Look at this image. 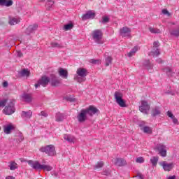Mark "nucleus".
I'll return each instance as SVG.
<instances>
[{"label": "nucleus", "mask_w": 179, "mask_h": 179, "mask_svg": "<svg viewBox=\"0 0 179 179\" xmlns=\"http://www.w3.org/2000/svg\"><path fill=\"white\" fill-rule=\"evenodd\" d=\"M28 164L34 169V170H43L44 171H51L52 166L50 165L41 164L38 161L29 160L27 161Z\"/></svg>", "instance_id": "nucleus-1"}, {"label": "nucleus", "mask_w": 179, "mask_h": 179, "mask_svg": "<svg viewBox=\"0 0 179 179\" xmlns=\"http://www.w3.org/2000/svg\"><path fill=\"white\" fill-rule=\"evenodd\" d=\"M77 76L74 78L75 80H77L78 83L86 81V77L88 75L87 70L85 68H78L76 71Z\"/></svg>", "instance_id": "nucleus-2"}, {"label": "nucleus", "mask_w": 179, "mask_h": 179, "mask_svg": "<svg viewBox=\"0 0 179 179\" xmlns=\"http://www.w3.org/2000/svg\"><path fill=\"white\" fill-rule=\"evenodd\" d=\"M39 150L43 153H45L48 156H55V155H57V152H55V146H54V145H48L41 147Z\"/></svg>", "instance_id": "nucleus-3"}, {"label": "nucleus", "mask_w": 179, "mask_h": 179, "mask_svg": "<svg viewBox=\"0 0 179 179\" xmlns=\"http://www.w3.org/2000/svg\"><path fill=\"white\" fill-rule=\"evenodd\" d=\"M92 38L96 44H103L101 38H103V32L101 29H95L92 32Z\"/></svg>", "instance_id": "nucleus-4"}, {"label": "nucleus", "mask_w": 179, "mask_h": 179, "mask_svg": "<svg viewBox=\"0 0 179 179\" xmlns=\"http://www.w3.org/2000/svg\"><path fill=\"white\" fill-rule=\"evenodd\" d=\"M115 100H116V103H117L120 107H127V103H125V100L122 99V93L120 92H115L114 94Z\"/></svg>", "instance_id": "nucleus-5"}, {"label": "nucleus", "mask_w": 179, "mask_h": 179, "mask_svg": "<svg viewBox=\"0 0 179 179\" xmlns=\"http://www.w3.org/2000/svg\"><path fill=\"white\" fill-rule=\"evenodd\" d=\"M6 115H12L15 111V103L13 101H10L8 106L3 109Z\"/></svg>", "instance_id": "nucleus-6"}, {"label": "nucleus", "mask_w": 179, "mask_h": 179, "mask_svg": "<svg viewBox=\"0 0 179 179\" xmlns=\"http://www.w3.org/2000/svg\"><path fill=\"white\" fill-rule=\"evenodd\" d=\"M53 87H58L61 85V79H59L55 74H51L50 78V83Z\"/></svg>", "instance_id": "nucleus-7"}, {"label": "nucleus", "mask_w": 179, "mask_h": 179, "mask_svg": "<svg viewBox=\"0 0 179 179\" xmlns=\"http://www.w3.org/2000/svg\"><path fill=\"white\" fill-rule=\"evenodd\" d=\"M77 120L80 124H83V122H86L87 120V113L85 109H82L80 112L77 115Z\"/></svg>", "instance_id": "nucleus-8"}, {"label": "nucleus", "mask_w": 179, "mask_h": 179, "mask_svg": "<svg viewBox=\"0 0 179 179\" xmlns=\"http://www.w3.org/2000/svg\"><path fill=\"white\" fill-rule=\"evenodd\" d=\"M84 110H85V113H87V115H90V117H93V115H94L95 114L100 113V110L97 108L92 105Z\"/></svg>", "instance_id": "nucleus-9"}, {"label": "nucleus", "mask_w": 179, "mask_h": 179, "mask_svg": "<svg viewBox=\"0 0 179 179\" xmlns=\"http://www.w3.org/2000/svg\"><path fill=\"white\" fill-rule=\"evenodd\" d=\"M139 110L141 113L143 114H148L149 110H150V106L148 103L146 101H141V105L139 106Z\"/></svg>", "instance_id": "nucleus-10"}, {"label": "nucleus", "mask_w": 179, "mask_h": 179, "mask_svg": "<svg viewBox=\"0 0 179 179\" xmlns=\"http://www.w3.org/2000/svg\"><path fill=\"white\" fill-rule=\"evenodd\" d=\"M120 34L122 37H128L131 38V28L128 27H124L120 29Z\"/></svg>", "instance_id": "nucleus-11"}, {"label": "nucleus", "mask_w": 179, "mask_h": 179, "mask_svg": "<svg viewBox=\"0 0 179 179\" xmlns=\"http://www.w3.org/2000/svg\"><path fill=\"white\" fill-rule=\"evenodd\" d=\"M156 149L162 157H166V156H167V150L166 149V146L159 144L156 147Z\"/></svg>", "instance_id": "nucleus-12"}, {"label": "nucleus", "mask_w": 179, "mask_h": 179, "mask_svg": "<svg viewBox=\"0 0 179 179\" xmlns=\"http://www.w3.org/2000/svg\"><path fill=\"white\" fill-rule=\"evenodd\" d=\"M96 17V13L88 10L87 13L82 15V20H87L89 19H94Z\"/></svg>", "instance_id": "nucleus-13"}, {"label": "nucleus", "mask_w": 179, "mask_h": 179, "mask_svg": "<svg viewBox=\"0 0 179 179\" xmlns=\"http://www.w3.org/2000/svg\"><path fill=\"white\" fill-rule=\"evenodd\" d=\"M38 25L37 24H34L32 25H29L25 30V34L27 36H30L31 33H34L36 30H37Z\"/></svg>", "instance_id": "nucleus-14"}, {"label": "nucleus", "mask_w": 179, "mask_h": 179, "mask_svg": "<svg viewBox=\"0 0 179 179\" xmlns=\"http://www.w3.org/2000/svg\"><path fill=\"white\" fill-rule=\"evenodd\" d=\"M38 81L41 86L46 87L48 86V83H50V78L47 76H43L41 78V79L38 80Z\"/></svg>", "instance_id": "nucleus-15"}, {"label": "nucleus", "mask_w": 179, "mask_h": 179, "mask_svg": "<svg viewBox=\"0 0 179 179\" xmlns=\"http://www.w3.org/2000/svg\"><path fill=\"white\" fill-rule=\"evenodd\" d=\"M161 166H162V167L165 171H171V170H173V169H174L173 163L167 164V163H166V162H163L162 163Z\"/></svg>", "instance_id": "nucleus-16"}, {"label": "nucleus", "mask_w": 179, "mask_h": 179, "mask_svg": "<svg viewBox=\"0 0 179 179\" xmlns=\"http://www.w3.org/2000/svg\"><path fill=\"white\" fill-rule=\"evenodd\" d=\"M115 166H118L119 167H124V166H127V161L123 158H116L115 159Z\"/></svg>", "instance_id": "nucleus-17"}, {"label": "nucleus", "mask_w": 179, "mask_h": 179, "mask_svg": "<svg viewBox=\"0 0 179 179\" xmlns=\"http://www.w3.org/2000/svg\"><path fill=\"white\" fill-rule=\"evenodd\" d=\"M3 132L6 135L10 134L12 133V131H13V129H15V127H13V125L10 124L4 125L3 127Z\"/></svg>", "instance_id": "nucleus-18"}, {"label": "nucleus", "mask_w": 179, "mask_h": 179, "mask_svg": "<svg viewBox=\"0 0 179 179\" xmlns=\"http://www.w3.org/2000/svg\"><path fill=\"white\" fill-rule=\"evenodd\" d=\"M139 127H140L141 131H143V132H144V134H148L149 135H150L153 132L150 127H149L148 126H143V123L139 124Z\"/></svg>", "instance_id": "nucleus-19"}, {"label": "nucleus", "mask_w": 179, "mask_h": 179, "mask_svg": "<svg viewBox=\"0 0 179 179\" xmlns=\"http://www.w3.org/2000/svg\"><path fill=\"white\" fill-rule=\"evenodd\" d=\"M13 5V1L12 0H0V6H12Z\"/></svg>", "instance_id": "nucleus-20"}, {"label": "nucleus", "mask_w": 179, "mask_h": 179, "mask_svg": "<svg viewBox=\"0 0 179 179\" xmlns=\"http://www.w3.org/2000/svg\"><path fill=\"white\" fill-rule=\"evenodd\" d=\"M33 115V112L31 110L24 111L22 110L21 113V117L22 118H28L29 120L31 118Z\"/></svg>", "instance_id": "nucleus-21"}, {"label": "nucleus", "mask_w": 179, "mask_h": 179, "mask_svg": "<svg viewBox=\"0 0 179 179\" xmlns=\"http://www.w3.org/2000/svg\"><path fill=\"white\" fill-rule=\"evenodd\" d=\"M59 75L63 79H68V71L64 69L63 68H60L59 69Z\"/></svg>", "instance_id": "nucleus-22"}, {"label": "nucleus", "mask_w": 179, "mask_h": 179, "mask_svg": "<svg viewBox=\"0 0 179 179\" xmlns=\"http://www.w3.org/2000/svg\"><path fill=\"white\" fill-rule=\"evenodd\" d=\"M143 65L145 68V69H147V71H150V69H153V65L152 64V63H150V59L145 60L143 62Z\"/></svg>", "instance_id": "nucleus-23"}, {"label": "nucleus", "mask_w": 179, "mask_h": 179, "mask_svg": "<svg viewBox=\"0 0 179 179\" xmlns=\"http://www.w3.org/2000/svg\"><path fill=\"white\" fill-rule=\"evenodd\" d=\"M160 114H162V112L160 111V108H159V106L152 108L151 111L152 117H157V115H160Z\"/></svg>", "instance_id": "nucleus-24"}, {"label": "nucleus", "mask_w": 179, "mask_h": 179, "mask_svg": "<svg viewBox=\"0 0 179 179\" xmlns=\"http://www.w3.org/2000/svg\"><path fill=\"white\" fill-rule=\"evenodd\" d=\"M22 98L26 101V103H31L33 98L31 97V95L30 94H23L22 95Z\"/></svg>", "instance_id": "nucleus-25"}, {"label": "nucleus", "mask_w": 179, "mask_h": 179, "mask_svg": "<svg viewBox=\"0 0 179 179\" xmlns=\"http://www.w3.org/2000/svg\"><path fill=\"white\" fill-rule=\"evenodd\" d=\"M8 23L10 26H15V24L20 23V18L12 17L8 21Z\"/></svg>", "instance_id": "nucleus-26"}, {"label": "nucleus", "mask_w": 179, "mask_h": 179, "mask_svg": "<svg viewBox=\"0 0 179 179\" xmlns=\"http://www.w3.org/2000/svg\"><path fill=\"white\" fill-rule=\"evenodd\" d=\"M164 71L169 77L174 76V75L176 74V72L173 71V70H171V69L169 67L166 68L164 69Z\"/></svg>", "instance_id": "nucleus-27"}, {"label": "nucleus", "mask_w": 179, "mask_h": 179, "mask_svg": "<svg viewBox=\"0 0 179 179\" xmlns=\"http://www.w3.org/2000/svg\"><path fill=\"white\" fill-rule=\"evenodd\" d=\"M15 136L17 137L15 140L18 143H20V142H22L23 139H24V138L23 137V134H22L21 132L17 133Z\"/></svg>", "instance_id": "nucleus-28"}, {"label": "nucleus", "mask_w": 179, "mask_h": 179, "mask_svg": "<svg viewBox=\"0 0 179 179\" xmlns=\"http://www.w3.org/2000/svg\"><path fill=\"white\" fill-rule=\"evenodd\" d=\"M55 118H56V121L57 122H61V121H64V115L62 113H57L56 114Z\"/></svg>", "instance_id": "nucleus-29"}, {"label": "nucleus", "mask_w": 179, "mask_h": 179, "mask_svg": "<svg viewBox=\"0 0 179 179\" xmlns=\"http://www.w3.org/2000/svg\"><path fill=\"white\" fill-rule=\"evenodd\" d=\"M20 74L22 77H29L30 76V71L28 69H24L20 71Z\"/></svg>", "instance_id": "nucleus-30"}, {"label": "nucleus", "mask_w": 179, "mask_h": 179, "mask_svg": "<svg viewBox=\"0 0 179 179\" xmlns=\"http://www.w3.org/2000/svg\"><path fill=\"white\" fill-rule=\"evenodd\" d=\"M50 45L52 48H64L62 43H58L57 42H51Z\"/></svg>", "instance_id": "nucleus-31"}, {"label": "nucleus", "mask_w": 179, "mask_h": 179, "mask_svg": "<svg viewBox=\"0 0 179 179\" xmlns=\"http://www.w3.org/2000/svg\"><path fill=\"white\" fill-rule=\"evenodd\" d=\"M104 166V162L101 161L97 162L96 165L94 166V170H99V169H101Z\"/></svg>", "instance_id": "nucleus-32"}, {"label": "nucleus", "mask_w": 179, "mask_h": 179, "mask_svg": "<svg viewBox=\"0 0 179 179\" xmlns=\"http://www.w3.org/2000/svg\"><path fill=\"white\" fill-rule=\"evenodd\" d=\"M64 139L65 141H67V142H69V143H73V142H75V138L73 136L70 135L64 136Z\"/></svg>", "instance_id": "nucleus-33"}, {"label": "nucleus", "mask_w": 179, "mask_h": 179, "mask_svg": "<svg viewBox=\"0 0 179 179\" xmlns=\"http://www.w3.org/2000/svg\"><path fill=\"white\" fill-rule=\"evenodd\" d=\"M159 162V157H152L150 159V162L152 166H157V162Z\"/></svg>", "instance_id": "nucleus-34"}, {"label": "nucleus", "mask_w": 179, "mask_h": 179, "mask_svg": "<svg viewBox=\"0 0 179 179\" xmlns=\"http://www.w3.org/2000/svg\"><path fill=\"white\" fill-rule=\"evenodd\" d=\"M54 6V0H48L46 2V8L50 10L51 8Z\"/></svg>", "instance_id": "nucleus-35"}, {"label": "nucleus", "mask_w": 179, "mask_h": 179, "mask_svg": "<svg viewBox=\"0 0 179 179\" xmlns=\"http://www.w3.org/2000/svg\"><path fill=\"white\" fill-rule=\"evenodd\" d=\"M113 62V58L111 56H108L105 59V65L106 66H110V64Z\"/></svg>", "instance_id": "nucleus-36"}, {"label": "nucleus", "mask_w": 179, "mask_h": 179, "mask_svg": "<svg viewBox=\"0 0 179 179\" xmlns=\"http://www.w3.org/2000/svg\"><path fill=\"white\" fill-rule=\"evenodd\" d=\"M149 31H150V33H152V34H160L162 31H160V29H155V28H153V27H150V28H149Z\"/></svg>", "instance_id": "nucleus-37"}, {"label": "nucleus", "mask_w": 179, "mask_h": 179, "mask_svg": "<svg viewBox=\"0 0 179 179\" xmlns=\"http://www.w3.org/2000/svg\"><path fill=\"white\" fill-rule=\"evenodd\" d=\"M72 29H73V23H69L67 24H65L64 27V29L66 31H68V30H71Z\"/></svg>", "instance_id": "nucleus-38"}, {"label": "nucleus", "mask_w": 179, "mask_h": 179, "mask_svg": "<svg viewBox=\"0 0 179 179\" xmlns=\"http://www.w3.org/2000/svg\"><path fill=\"white\" fill-rule=\"evenodd\" d=\"M10 170H16V169H17V164L15 162H11L10 165Z\"/></svg>", "instance_id": "nucleus-39"}, {"label": "nucleus", "mask_w": 179, "mask_h": 179, "mask_svg": "<svg viewBox=\"0 0 179 179\" xmlns=\"http://www.w3.org/2000/svg\"><path fill=\"white\" fill-rule=\"evenodd\" d=\"M100 22L102 24H106V23H108V22H110V17L108 16H103Z\"/></svg>", "instance_id": "nucleus-40"}, {"label": "nucleus", "mask_w": 179, "mask_h": 179, "mask_svg": "<svg viewBox=\"0 0 179 179\" xmlns=\"http://www.w3.org/2000/svg\"><path fill=\"white\" fill-rule=\"evenodd\" d=\"M151 54L154 57H159L160 55V50L157 48L155 51L151 52Z\"/></svg>", "instance_id": "nucleus-41"}, {"label": "nucleus", "mask_w": 179, "mask_h": 179, "mask_svg": "<svg viewBox=\"0 0 179 179\" xmlns=\"http://www.w3.org/2000/svg\"><path fill=\"white\" fill-rule=\"evenodd\" d=\"M171 36H174L175 37H179V29L173 30L171 31Z\"/></svg>", "instance_id": "nucleus-42"}, {"label": "nucleus", "mask_w": 179, "mask_h": 179, "mask_svg": "<svg viewBox=\"0 0 179 179\" xmlns=\"http://www.w3.org/2000/svg\"><path fill=\"white\" fill-rule=\"evenodd\" d=\"M102 174L103 176H110V174H111V170H110V169H103Z\"/></svg>", "instance_id": "nucleus-43"}, {"label": "nucleus", "mask_w": 179, "mask_h": 179, "mask_svg": "<svg viewBox=\"0 0 179 179\" xmlns=\"http://www.w3.org/2000/svg\"><path fill=\"white\" fill-rule=\"evenodd\" d=\"M6 103H8V99L0 101V107H5V106H6Z\"/></svg>", "instance_id": "nucleus-44"}, {"label": "nucleus", "mask_w": 179, "mask_h": 179, "mask_svg": "<svg viewBox=\"0 0 179 179\" xmlns=\"http://www.w3.org/2000/svg\"><path fill=\"white\" fill-rule=\"evenodd\" d=\"M90 62L91 64H93L94 65H96V64H100V60L99 59H91L90 60Z\"/></svg>", "instance_id": "nucleus-45"}, {"label": "nucleus", "mask_w": 179, "mask_h": 179, "mask_svg": "<svg viewBox=\"0 0 179 179\" xmlns=\"http://www.w3.org/2000/svg\"><path fill=\"white\" fill-rule=\"evenodd\" d=\"M136 163H144L145 162V159H143V157H139L136 158Z\"/></svg>", "instance_id": "nucleus-46"}, {"label": "nucleus", "mask_w": 179, "mask_h": 179, "mask_svg": "<svg viewBox=\"0 0 179 179\" xmlns=\"http://www.w3.org/2000/svg\"><path fill=\"white\" fill-rule=\"evenodd\" d=\"M163 15H167L168 16H171V14L167 10V9H163L162 10Z\"/></svg>", "instance_id": "nucleus-47"}, {"label": "nucleus", "mask_w": 179, "mask_h": 179, "mask_svg": "<svg viewBox=\"0 0 179 179\" xmlns=\"http://www.w3.org/2000/svg\"><path fill=\"white\" fill-rule=\"evenodd\" d=\"M159 45H160L159 41H154V43H153L154 48H157L159 47Z\"/></svg>", "instance_id": "nucleus-48"}, {"label": "nucleus", "mask_w": 179, "mask_h": 179, "mask_svg": "<svg viewBox=\"0 0 179 179\" xmlns=\"http://www.w3.org/2000/svg\"><path fill=\"white\" fill-rule=\"evenodd\" d=\"M17 57H18L19 58H22V57H23V53L22 52V51H17Z\"/></svg>", "instance_id": "nucleus-49"}, {"label": "nucleus", "mask_w": 179, "mask_h": 179, "mask_svg": "<svg viewBox=\"0 0 179 179\" xmlns=\"http://www.w3.org/2000/svg\"><path fill=\"white\" fill-rule=\"evenodd\" d=\"M166 114H167V115H168V117H169L170 118H174V115H173V113H171V112H170V111H168L167 113H166Z\"/></svg>", "instance_id": "nucleus-50"}, {"label": "nucleus", "mask_w": 179, "mask_h": 179, "mask_svg": "<svg viewBox=\"0 0 179 179\" xmlns=\"http://www.w3.org/2000/svg\"><path fill=\"white\" fill-rule=\"evenodd\" d=\"M138 51V46H134V48L131 49V52L134 54Z\"/></svg>", "instance_id": "nucleus-51"}, {"label": "nucleus", "mask_w": 179, "mask_h": 179, "mask_svg": "<svg viewBox=\"0 0 179 179\" xmlns=\"http://www.w3.org/2000/svg\"><path fill=\"white\" fill-rule=\"evenodd\" d=\"M41 115H42V117H48V115L44 111L41 112Z\"/></svg>", "instance_id": "nucleus-52"}, {"label": "nucleus", "mask_w": 179, "mask_h": 179, "mask_svg": "<svg viewBox=\"0 0 179 179\" xmlns=\"http://www.w3.org/2000/svg\"><path fill=\"white\" fill-rule=\"evenodd\" d=\"M171 120H173V124H177V122H178V120L176 118L175 116H173V118H172Z\"/></svg>", "instance_id": "nucleus-53"}, {"label": "nucleus", "mask_w": 179, "mask_h": 179, "mask_svg": "<svg viewBox=\"0 0 179 179\" xmlns=\"http://www.w3.org/2000/svg\"><path fill=\"white\" fill-rule=\"evenodd\" d=\"M133 55H135V53H134V52H132V50H131V51L128 53V57H129V58H131V57H132Z\"/></svg>", "instance_id": "nucleus-54"}, {"label": "nucleus", "mask_w": 179, "mask_h": 179, "mask_svg": "<svg viewBox=\"0 0 179 179\" xmlns=\"http://www.w3.org/2000/svg\"><path fill=\"white\" fill-rule=\"evenodd\" d=\"M3 87H8V81H4L3 83Z\"/></svg>", "instance_id": "nucleus-55"}, {"label": "nucleus", "mask_w": 179, "mask_h": 179, "mask_svg": "<svg viewBox=\"0 0 179 179\" xmlns=\"http://www.w3.org/2000/svg\"><path fill=\"white\" fill-rule=\"evenodd\" d=\"M41 84L40 83V81L38 80L37 83L35 84V87L36 89H37V87H39V86H41Z\"/></svg>", "instance_id": "nucleus-56"}, {"label": "nucleus", "mask_w": 179, "mask_h": 179, "mask_svg": "<svg viewBox=\"0 0 179 179\" xmlns=\"http://www.w3.org/2000/svg\"><path fill=\"white\" fill-rule=\"evenodd\" d=\"M52 176H54L55 177H58V172L53 171Z\"/></svg>", "instance_id": "nucleus-57"}, {"label": "nucleus", "mask_w": 179, "mask_h": 179, "mask_svg": "<svg viewBox=\"0 0 179 179\" xmlns=\"http://www.w3.org/2000/svg\"><path fill=\"white\" fill-rule=\"evenodd\" d=\"M166 94H171V96H174V92H170V91H168V92H166Z\"/></svg>", "instance_id": "nucleus-58"}, {"label": "nucleus", "mask_w": 179, "mask_h": 179, "mask_svg": "<svg viewBox=\"0 0 179 179\" xmlns=\"http://www.w3.org/2000/svg\"><path fill=\"white\" fill-rule=\"evenodd\" d=\"M138 178H140V179H143V176L142 174H141V173H139V174L138 175Z\"/></svg>", "instance_id": "nucleus-59"}, {"label": "nucleus", "mask_w": 179, "mask_h": 179, "mask_svg": "<svg viewBox=\"0 0 179 179\" xmlns=\"http://www.w3.org/2000/svg\"><path fill=\"white\" fill-rule=\"evenodd\" d=\"M157 62H158V64H162V62H163V61H162V59H157Z\"/></svg>", "instance_id": "nucleus-60"}, {"label": "nucleus", "mask_w": 179, "mask_h": 179, "mask_svg": "<svg viewBox=\"0 0 179 179\" xmlns=\"http://www.w3.org/2000/svg\"><path fill=\"white\" fill-rule=\"evenodd\" d=\"M168 179H176V176H169Z\"/></svg>", "instance_id": "nucleus-61"}, {"label": "nucleus", "mask_w": 179, "mask_h": 179, "mask_svg": "<svg viewBox=\"0 0 179 179\" xmlns=\"http://www.w3.org/2000/svg\"><path fill=\"white\" fill-rule=\"evenodd\" d=\"M6 179H15V177L13 176H7Z\"/></svg>", "instance_id": "nucleus-62"}, {"label": "nucleus", "mask_w": 179, "mask_h": 179, "mask_svg": "<svg viewBox=\"0 0 179 179\" xmlns=\"http://www.w3.org/2000/svg\"><path fill=\"white\" fill-rule=\"evenodd\" d=\"M67 100H69V101H75V99L72 98H67Z\"/></svg>", "instance_id": "nucleus-63"}, {"label": "nucleus", "mask_w": 179, "mask_h": 179, "mask_svg": "<svg viewBox=\"0 0 179 179\" xmlns=\"http://www.w3.org/2000/svg\"><path fill=\"white\" fill-rule=\"evenodd\" d=\"M0 24H5V22H1L0 23Z\"/></svg>", "instance_id": "nucleus-64"}]
</instances>
